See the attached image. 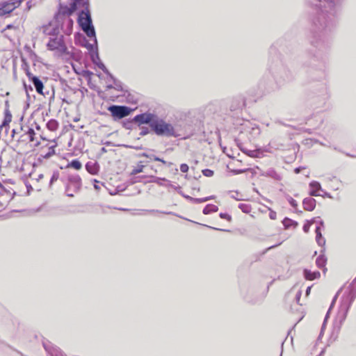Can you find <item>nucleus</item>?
Masks as SVG:
<instances>
[{
	"mask_svg": "<svg viewBox=\"0 0 356 356\" xmlns=\"http://www.w3.org/2000/svg\"><path fill=\"white\" fill-rule=\"evenodd\" d=\"M88 0H74L70 5L71 11H75L79 8L83 7L85 10H82L79 15V23L81 26L86 27L92 25V19L90 12L88 9Z\"/></svg>",
	"mask_w": 356,
	"mask_h": 356,
	"instance_id": "obj_1",
	"label": "nucleus"
},
{
	"mask_svg": "<svg viewBox=\"0 0 356 356\" xmlns=\"http://www.w3.org/2000/svg\"><path fill=\"white\" fill-rule=\"evenodd\" d=\"M152 130L160 136L172 137L176 136L174 126L158 115L152 124Z\"/></svg>",
	"mask_w": 356,
	"mask_h": 356,
	"instance_id": "obj_2",
	"label": "nucleus"
},
{
	"mask_svg": "<svg viewBox=\"0 0 356 356\" xmlns=\"http://www.w3.org/2000/svg\"><path fill=\"white\" fill-rule=\"evenodd\" d=\"M47 46L49 50L54 51L58 56L67 53V48L63 35L51 37Z\"/></svg>",
	"mask_w": 356,
	"mask_h": 356,
	"instance_id": "obj_3",
	"label": "nucleus"
},
{
	"mask_svg": "<svg viewBox=\"0 0 356 356\" xmlns=\"http://www.w3.org/2000/svg\"><path fill=\"white\" fill-rule=\"evenodd\" d=\"M108 110L111 112L112 116L115 119H122L126 116H128L131 109L125 106H117L112 105L108 108Z\"/></svg>",
	"mask_w": 356,
	"mask_h": 356,
	"instance_id": "obj_4",
	"label": "nucleus"
},
{
	"mask_svg": "<svg viewBox=\"0 0 356 356\" xmlns=\"http://www.w3.org/2000/svg\"><path fill=\"white\" fill-rule=\"evenodd\" d=\"M156 115H157L154 113L146 112L136 115L134 118V120L140 124H148L149 127L152 129V124H153V122H154Z\"/></svg>",
	"mask_w": 356,
	"mask_h": 356,
	"instance_id": "obj_5",
	"label": "nucleus"
},
{
	"mask_svg": "<svg viewBox=\"0 0 356 356\" xmlns=\"http://www.w3.org/2000/svg\"><path fill=\"white\" fill-rule=\"evenodd\" d=\"M40 30L45 35L54 37L58 35V28L56 23L49 22L48 24L40 27Z\"/></svg>",
	"mask_w": 356,
	"mask_h": 356,
	"instance_id": "obj_6",
	"label": "nucleus"
},
{
	"mask_svg": "<svg viewBox=\"0 0 356 356\" xmlns=\"http://www.w3.org/2000/svg\"><path fill=\"white\" fill-rule=\"evenodd\" d=\"M27 75H28L29 79L31 80L33 86L35 88L36 91L41 95H44V93L42 92V90H43L42 82L38 77L31 75L30 73H28Z\"/></svg>",
	"mask_w": 356,
	"mask_h": 356,
	"instance_id": "obj_7",
	"label": "nucleus"
},
{
	"mask_svg": "<svg viewBox=\"0 0 356 356\" xmlns=\"http://www.w3.org/2000/svg\"><path fill=\"white\" fill-rule=\"evenodd\" d=\"M87 171L91 175H97L99 170V164L97 162L89 161L86 165Z\"/></svg>",
	"mask_w": 356,
	"mask_h": 356,
	"instance_id": "obj_8",
	"label": "nucleus"
},
{
	"mask_svg": "<svg viewBox=\"0 0 356 356\" xmlns=\"http://www.w3.org/2000/svg\"><path fill=\"white\" fill-rule=\"evenodd\" d=\"M309 187L311 191L309 192V195L311 196H319L320 194L318 193L319 191H321V186L319 182L313 181L309 184Z\"/></svg>",
	"mask_w": 356,
	"mask_h": 356,
	"instance_id": "obj_9",
	"label": "nucleus"
},
{
	"mask_svg": "<svg viewBox=\"0 0 356 356\" xmlns=\"http://www.w3.org/2000/svg\"><path fill=\"white\" fill-rule=\"evenodd\" d=\"M303 207L307 211H313L316 207V200L312 197H307L303 200Z\"/></svg>",
	"mask_w": 356,
	"mask_h": 356,
	"instance_id": "obj_10",
	"label": "nucleus"
},
{
	"mask_svg": "<svg viewBox=\"0 0 356 356\" xmlns=\"http://www.w3.org/2000/svg\"><path fill=\"white\" fill-rule=\"evenodd\" d=\"M320 273L318 271L312 272L309 270L305 269L304 270V276L308 280H314L320 277Z\"/></svg>",
	"mask_w": 356,
	"mask_h": 356,
	"instance_id": "obj_11",
	"label": "nucleus"
},
{
	"mask_svg": "<svg viewBox=\"0 0 356 356\" xmlns=\"http://www.w3.org/2000/svg\"><path fill=\"white\" fill-rule=\"evenodd\" d=\"M262 176L270 177L275 180H280L281 176L277 174L273 169H268L261 174Z\"/></svg>",
	"mask_w": 356,
	"mask_h": 356,
	"instance_id": "obj_12",
	"label": "nucleus"
},
{
	"mask_svg": "<svg viewBox=\"0 0 356 356\" xmlns=\"http://www.w3.org/2000/svg\"><path fill=\"white\" fill-rule=\"evenodd\" d=\"M316 241L320 246H323L325 244V240L323 238L321 228L319 226L316 228Z\"/></svg>",
	"mask_w": 356,
	"mask_h": 356,
	"instance_id": "obj_13",
	"label": "nucleus"
},
{
	"mask_svg": "<svg viewBox=\"0 0 356 356\" xmlns=\"http://www.w3.org/2000/svg\"><path fill=\"white\" fill-rule=\"evenodd\" d=\"M327 261V259L323 254L319 255L316 261V266L320 268H324Z\"/></svg>",
	"mask_w": 356,
	"mask_h": 356,
	"instance_id": "obj_14",
	"label": "nucleus"
},
{
	"mask_svg": "<svg viewBox=\"0 0 356 356\" xmlns=\"http://www.w3.org/2000/svg\"><path fill=\"white\" fill-rule=\"evenodd\" d=\"M81 167H82L81 163L79 161L75 159V160L72 161L70 163H69L67 165L66 168H72L79 170L81 168Z\"/></svg>",
	"mask_w": 356,
	"mask_h": 356,
	"instance_id": "obj_15",
	"label": "nucleus"
},
{
	"mask_svg": "<svg viewBox=\"0 0 356 356\" xmlns=\"http://www.w3.org/2000/svg\"><path fill=\"white\" fill-rule=\"evenodd\" d=\"M218 207L213 204H207L203 209L204 214H209L211 213L216 212L218 211Z\"/></svg>",
	"mask_w": 356,
	"mask_h": 356,
	"instance_id": "obj_16",
	"label": "nucleus"
},
{
	"mask_svg": "<svg viewBox=\"0 0 356 356\" xmlns=\"http://www.w3.org/2000/svg\"><path fill=\"white\" fill-rule=\"evenodd\" d=\"M82 30L86 33V35L88 37L95 38V31L94 26L92 25L86 26V27H83Z\"/></svg>",
	"mask_w": 356,
	"mask_h": 356,
	"instance_id": "obj_17",
	"label": "nucleus"
},
{
	"mask_svg": "<svg viewBox=\"0 0 356 356\" xmlns=\"http://www.w3.org/2000/svg\"><path fill=\"white\" fill-rule=\"evenodd\" d=\"M58 123L55 120H51L47 123V127L49 130L54 131L58 129Z\"/></svg>",
	"mask_w": 356,
	"mask_h": 356,
	"instance_id": "obj_18",
	"label": "nucleus"
},
{
	"mask_svg": "<svg viewBox=\"0 0 356 356\" xmlns=\"http://www.w3.org/2000/svg\"><path fill=\"white\" fill-rule=\"evenodd\" d=\"M213 199H214V196L212 195V196L207 197L204 198H191V202L195 203V204H199V203H202V202H207L208 200H213Z\"/></svg>",
	"mask_w": 356,
	"mask_h": 356,
	"instance_id": "obj_19",
	"label": "nucleus"
},
{
	"mask_svg": "<svg viewBox=\"0 0 356 356\" xmlns=\"http://www.w3.org/2000/svg\"><path fill=\"white\" fill-rule=\"evenodd\" d=\"M26 135L28 136L29 139L31 142H33L35 140L34 136L35 135V133L33 129H29L28 131L26 132Z\"/></svg>",
	"mask_w": 356,
	"mask_h": 356,
	"instance_id": "obj_20",
	"label": "nucleus"
},
{
	"mask_svg": "<svg viewBox=\"0 0 356 356\" xmlns=\"http://www.w3.org/2000/svg\"><path fill=\"white\" fill-rule=\"evenodd\" d=\"M227 168L229 169L230 172H232L234 175H238L241 173H243L250 170V169H240V170L232 169L230 168V165H228Z\"/></svg>",
	"mask_w": 356,
	"mask_h": 356,
	"instance_id": "obj_21",
	"label": "nucleus"
},
{
	"mask_svg": "<svg viewBox=\"0 0 356 356\" xmlns=\"http://www.w3.org/2000/svg\"><path fill=\"white\" fill-rule=\"evenodd\" d=\"M318 222V220H316L315 219H313L311 221L309 222H307V223H305L303 226V230L305 233H307L309 230V228H310V226L312 223L314 222Z\"/></svg>",
	"mask_w": 356,
	"mask_h": 356,
	"instance_id": "obj_22",
	"label": "nucleus"
},
{
	"mask_svg": "<svg viewBox=\"0 0 356 356\" xmlns=\"http://www.w3.org/2000/svg\"><path fill=\"white\" fill-rule=\"evenodd\" d=\"M238 207L242 210V211L244 213H248L250 211V207L248 204H240Z\"/></svg>",
	"mask_w": 356,
	"mask_h": 356,
	"instance_id": "obj_23",
	"label": "nucleus"
},
{
	"mask_svg": "<svg viewBox=\"0 0 356 356\" xmlns=\"http://www.w3.org/2000/svg\"><path fill=\"white\" fill-rule=\"evenodd\" d=\"M151 181L154 182V183H156V184H157L159 185H161V186L163 185L162 181H168V182H169V181H168L166 179H165V178H160V177H154V180H152Z\"/></svg>",
	"mask_w": 356,
	"mask_h": 356,
	"instance_id": "obj_24",
	"label": "nucleus"
},
{
	"mask_svg": "<svg viewBox=\"0 0 356 356\" xmlns=\"http://www.w3.org/2000/svg\"><path fill=\"white\" fill-rule=\"evenodd\" d=\"M143 168H144L143 165H140V166H139L138 168H134L131 171V175H136L138 173L142 172L143 171Z\"/></svg>",
	"mask_w": 356,
	"mask_h": 356,
	"instance_id": "obj_25",
	"label": "nucleus"
},
{
	"mask_svg": "<svg viewBox=\"0 0 356 356\" xmlns=\"http://www.w3.org/2000/svg\"><path fill=\"white\" fill-rule=\"evenodd\" d=\"M202 174L205 177H212L213 175V171L210 170V169H204V170H202Z\"/></svg>",
	"mask_w": 356,
	"mask_h": 356,
	"instance_id": "obj_26",
	"label": "nucleus"
},
{
	"mask_svg": "<svg viewBox=\"0 0 356 356\" xmlns=\"http://www.w3.org/2000/svg\"><path fill=\"white\" fill-rule=\"evenodd\" d=\"M188 165L186 163H182L181 165H180V170L182 172H187L188 171Z\"/></svg>",
	"mask_w": 356,
	"mask_h": 356,
	"instance_id": "obj_27",
	"label": "nucleus"
},
{
	"mask_svg": "<svg viewBox=\"0 0 356 356\" xmlns=\"http://www.w3.org/2000/svg\"><path fill=\"white\" fill-rule=\"evenodd\" d=\"M288 201L290 203V204L293 207V208H296L297 206H298V204L296 202V201L293 199L291 197H289L288 198Z\"/></svg>",
	"mask_w": 356,
	"mask_h": 356,
	"instance_id": "obj_28",
	"label": "nucleus"
},
{
	"mask_svg": "<svg viewBox=\"0 0 356 356\" xmlns=\"http://www.w3.org/2000/svg\"><path fill=\"white\" fill-rule=\"evenodd\" d=\"M58 179V173L54 172L51 178L50 184H52L54 181H56Z\"/></svg>",
	"mask_w": 356,
	"mask_h": 356,
	"instance_id": "obj_29",
	"label": "nucleus"
},
{
	"mask_svg": "<svg viewBox=\"0 0 356 356\" xmlns=\"http://www.w3.org/2000/svg\"><path fill=\"white\" fill-rule=\"evenodd\" d=\"M220 217L221 218H222V219H226V220H229V221H230V220H231V218H231V216H230L229 214H227V213H221L220 214Z\"/></svg>",
	"mask_w": 356,
	"mask_h": 356,
	"instance_id": "obj_30",
	"label": "nucleus"
},
{
	"mask_svg": "<svg viewBox=\"0 0 356 356\" xmlns=\"http://www.w3.org/2000/svg\"><path fill=\"white\" fill-rule=\"evenodd\" d=\"M270 210V213H269V217L270 219L272 220H275L276 219V217H277V213L275 211L271 210L270 209H269Z\"/></svg>",
	"mask_w": 356,
	"mask_h": 356,
	"instance_id": "obj_31",
	"label": "nucleus"
},
{
	"mask_svg": "<svg viewBox=\"0 0 356 356\" xmlns=\"http://www.w3.org/2000/svg\"><path fill=\"white\" fill-rule=\"evenodd\" d=\"M149 212L151 213H164V214H171L172 213V212L160 211L159 210H150V211H149Z\"/></svg>",
	"mask_w": 356,
	"mask_h": 356,
	"instance_id": "obj_32",
	"label": "nucleus"
},
{
	"mask_svg": "<svg viewBox=\"0 0 356 356\" xmlns=\"http://www.w3.org/2000/svg\"><path fill=\"white\" fill-rule=\"evenodd\" d=\"M10 120H11V115L6 116L5 118V120L3 122V124L1 126L3 127V126L6 125L7 123L10 122Z\"/></svg>",
	"mask_w": 356,
	"mask_h": 356,
	"instance_id": "obj_33",
	"label": "nucleus"
},
{
	"mask_svg": "<svg viewBox=\"0 0 356 356\" xmlns=\"http://www.w3.org/2000/svg\"><path fill=\"white\" fill-rule=\"evenodd\" d=\"M98 67L101 70H102L104 72H108L106 67H105V65L103 63H100L99 64H98Z\"/></svg>",
	"mask_w": 356,
	"mask_h": 356,
	"instance_id": "obj_34",
	"label": "nucleus"
},
{
	"mask_svg": "<svg viewBox=\"0 0 356 356\" xmlns=\"http://www.w3.org/2000/svg\"><path fill=\"white\" fill-rule=\"evenodd\" d=\"M95 184H94V188L96 190L99 191L100 189V186L99 184V181H97L96 179H95Z\"/></svg>",
	"mask_w": 356,
	"mask_h": 356,
	"instance_id": "obj_35",
	"label": "nucleus"
},
{
	"mask_svg": "<svg viewBox=\"0 0 356 356\" xmlns=\"http://www.w3.org/2000/svg\"><path fill=\"white\" fill-rule=\"evenodd\" d=\"M50 149H51V151L47 154V156H50L52 154L54 153V147H51Z\"/></svg>",
	"mask_w": 356,
	"mask_h": 356,
	"instance_id": "obj_36",
	"label": "nucleus"
},
{
	"mask_svg": "<svg viewBox=\"0 0 356 356\" xmlns=\"http://www.w3.org/2000/svg\"><path fill=\"white\" fill-rule=\"evenodd\" d=\"M328 314H329V312H327V315H326V316H325V318L324 323H323V326H322V328H321V331H323V330L324 329L325 324V321H326V320H327V318Z\"/></svg>",
	"mask_w": 356,
	"mask_h": 356,
	"instance_id": "obj_37",
	"label": "nucleus"
},
{
	"mask_svg": "<svg viewBox=\"0 0 356 356\" xmlns=\"http://www.w3.org/2000/svg\"><path fill=\"white\" fill-rule=\"evenodd\" d=\"M147 133H148V129H147V128H146L145 130L142 131L141 135H145Z\"/></svg>",
	"mask_w": 356,
	"mask_h": 356,
	"instance_id": "obj_38",
	"label": "nucleus"
},
{
	"mask_svg": "<svg viewBox=\"0 0 356 356\" xmlns=\"http://www.w3.org/2000/svg\"><path fill=\"white\" fill-rule=\"evenodd\" d=\"M300 296H301V292L298 291V293L296 295V300H297V301L299 300Z\"/></svg>",
	"mask_w": 356,
	"mask_h": 356,
	"instance_id": "obj_39",
	"label": "nucleus"
},
{
	"mask_svg": "<svg viewBox=\"0 0 356 356\" xmlns=\"http://www.w3.org/2000/svg\"><path fill=\"white\" fill-rule=\"evenodd\" d=\"M66 22L67 23L68 25H72V21L70 18L67 19V22Z\"/></svg>",
	"mask_w": 356,
	"mask_h": 356,
	"instance_id": "obj_40",
	"label": "nucleus"
},
{
	"mask_svg": "<svg viewBox=\"0 0 356 356\" xmlns=\"http://www.w3.org/2000/svg\"><path fill=\"white\" fill-rule=\"evenodd\" d=\"M300 170L301 168H296L295 170H294V172L298 174L300 172Z\"/></svg>",
	"mask_w": 356,
	"mask_h": 356,
	"instance_id": "obj_41",
	"label": "nucleus"
},
{
	"mask_svg": "<svg viewBox=\"0 0 356 356\" xmlns=\"http://www.w3.org/2000/svg\"><path fill=\"white\" fill-rule=\"evenodd\" d=\"M310 290H311V287L309 286L307 287V290H306V295L308 296L310 293Z\"/></svg>",
	"mask_w": 356,
	"mask_h": 356,
	"instance_id": "obj_42",
	"label": "nucleus"
},
{
	"mask_svg": "<svg viewBox=\"0 0 356 356\" xmlns=\"http://www.w3.org/2000/svg\"><path fill=\"white\" fill-rule=\"evenodd\" d=\"M153 159H154V161H161V159H160V158H159V157H157V156H154V157H153Z\"/></svg>",
	"mask_w": 356,
	"mask_h": 356,
	"instance_id": "obj_43",
	"label": "nucleus"
},
{
	"mask_svg": "<svg viewBox=\"0 0 356 356\" xmlns=\"http://www.w3.org/2000/svg\"><path fill=\"white\" fill-rule=\"evenodd\" d=\"M339 293V292L337 293V295L334 296V299H333V300H332V305H333V304H334V302H335V300H336V299H337V296H338Z\"/></svg>",
	"mask_w": 356,
	"mask_h": 356,
	"instance_id": "obj_44",
	"label": "nucleus"
},
{
	"mask_svg": "<svg viewBox=\"0 0 356 356\" xmlns=\"http://www.w3.org/2000/svg\"><path fill=\"white\" fill-rule=\"evenodd\" d=\"M184 197H185L186 199L189 200L190 201H191V198H193L192 197L188 196V195H184Z\"/></svg>",
	"mask_w": 356,
	"mask_h": 356,
	"instance_id": "obj_45",
	"label": "nucleus"
},
{
	"mask_svg": "<svg viewBox=\"0 0 356 356\" xmlns=\"http://www.w3.org/2000/svg\"><path fill=\"white\" fill-rule=\"evenodd\" d=\"M184 197H185L186 199L189 200L190 201H191V198H193L192 197L188 196V195H184Z\"/></svg>",
	"mask_w": 356,
	"mask_h": 356,
	"instance_id": "obj_46",
	"label": "nucleus"
},
{
	"mask_svg": "<svg viewBox=\"0 0 356 356\" xmlns=\"http://www.w3.org/2000/svg\"><path fill=\"white\" fill-rule=\"evenodd\" d=\"M281 243H282V242H280V243L279 244H277V245H272V246H271V247H270L269 248H272L276 247V246H277V245H280Z\"/></svg>",
	"mask_w": 356,
	"mask_h": 356,
	"instance_id": "obj_47",
	"label": "nucleus"
},
{
	"mask_svg": "<svg viewBox=\"0 0 356 356\" xmlns=\"http://www.w3.org/2000/svg\"><path fill=\"white\" fill-rule=\"evenodd\" d=\"M319 223L321 225H322V226L323 225V222L322 220H319Z\"/></svg>",
	"mask_w": 356,
	"mask_h": 356,
	"instance_id": "obj_48",
	"label": "nucleus"
},
{
	"mask_svg": "<svg viewBox=\"0 0 356 356\" xmlns=\"http://www.w3.org/2000/svg\"><path fill=\"white\" fill-rule=\"evenodd\" d=\"M161 161V162H162L163 163H166V162H165L163 159H161V161Z\"/></svg>",
	"mask_w": 356,
	"mask_h": 356,
	"instance_id": "obj_49",
	"label": "nucleus"
},
{
	"mask_svg": "<svg viewBox=\"0 0 356 356\" xmlns=\"http://www.w3.org/2000/svg\"><path fill=\"white\" fill-rule=\"evenodd\" d=\"M36 129H40V127L38 125H36Z\"/></svg>",
	"mask_w": 356,
	"mask_h": 356,
	"instance_id": "obj_50",
	"label": "nucleus"
},
{
	"mask_svg": "<svg viewBox=\"0 0 356 356\" xmlns=\"http://www.w3.org/2000/svg\"><path fill=\"white\" fill-rule=\"evenodd\" d=\"M67 195L70 196V197H72L73 196L72 194H67Z\"/></svg>",
	"mask_w": 356,
	"mask_h": 356,
	"instance_id": "obj_51",
	"label": "nucleus"
},
{
	"mask_svg": "<svg viewBox=\"0 0 356 356\" xmlns=\"http://www.w3.org/2000/svg\"><path fill=\"white\" fill-rule=\"evenodd\" d=\"M332 305H331V306H330L329 310H331V308H332Z\"/></svg>",
	"mask_w": 356,
	"mask_h": 356,
	"instance_id": "obj_52",
	"label": "nucleus"
},
{
	"mask_svg": "<svg viewBox=\"0 0 356 356\" xmlns=\"http://www.w3.org/2000/svg\"><path fill=\"white\" fill-rule=\"evenodd\" d=\"M332 305H331V306H330L329 310H331V308H332Z\"/></svg>",
	"mask_w": 356,
	"mask_h": 356,
	"instance_id": "obj_53",
	"label": "nucleus"
}]
</instances>
